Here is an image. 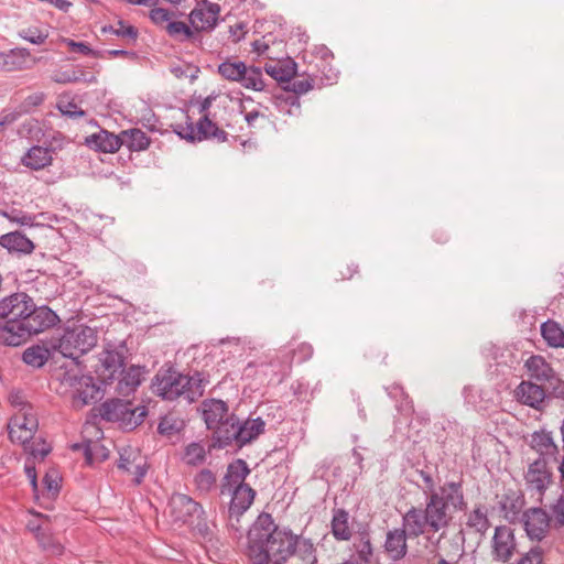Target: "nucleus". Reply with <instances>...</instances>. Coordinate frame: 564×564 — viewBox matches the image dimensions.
<instances>
[{"instance_id": "obj_1", "label": "nucleus", "mask_w": 564, "mask_h": 564, "mask_svg": "<svg viewBox=\"0 0 564 564\" xmlns=\"http://www.w3.org/2000/svg\"><path fill=\"white\" fill-rule=\"evenodd\" d=\"M247 556L252 564H284L290 557L299 564H315L314 544L308 539L280 528L272 516L262 512L248 531Z\"/></svg>"}, {"instance_id": "obj_2", "label": "nucleus", "mask_w": 564, "mask_h": 564, "mask_svg": "<svg viewBox=\"0 0 564 564\" xmlns=\"http://www.w3.org/2000/svg\"><path fill=\"white\" fill-rule=\"evenodd\" d=\"M415 473L422 479L417 487L424 495V506H412L405 512L408 521L422 535L445 531L452 524L455 513L467 508L463 481L451 480L437 485L431 471L416 469Z\"/></svg>"}, {"instance_id": "obj_3", "label": "nucleus", "mask_w": 564, "mask_h": 564, "mask_svg": "<svg viewBox=\"0 0 564 564\" xmlns=\"http://www.w3.org/2000/svg\"><path fill=\"white\" fill-rule=\"evenodd\" d=\"M97 332L85 325L67 327L63 334L51 338V347L64 357L77 360L97 344Z\"/></svg>"}, {"instance_id": "obj_4", "label": "nucleus", "mask_w": 564, "mask_h": 564, "mask_svg": "<svg viewBox=\"0 0 564 564\" xmlns=\"http://www.w3.org/2000/svg\"><path fill=\"white\" fill-rule=\"evenodd\" d=\"M21 326H17L18 336L4 338L7 346H20L25 343L32 335L44 332L54 326L58 321L56 313L46 305L36 306L32 301L30 311Z\"/></svg>"}, {"instance_id": "obj_5", "label": "nucleus", "mask_w": 564, "mask_h": 564, "mask_svg": "<svg viewBox=\"0 0 564 564\" xmlns=\"http://www.w3.org/2000/svg\"><path fill=\"white\" fill-rule=\"evenodd\" d=\"M218 74L228 82L239 83L242 87L256 91L267 89L263 73L260 67L250 65L238 59H226L217 68Z\"/></svg>"}, {"instance_id": "obj_6", "label": "nucleus", "mask_w": 564, "mask_h": 564, "mask_svg": "<svg viewBox=\"0 0 564 564\" xmlns=\"http://www.w3.org/2000/svg\"><path fill=\"white\" fill-rule=\"evenodd\" d=\"M32 301L33 299L24 292L13 293L0 300V319L6 321L0 330L7 334L6 338L18 336L17 326H21L22 319H25Z\"/></svg>"}, {"instance_id": "obj_7", "label": "nucleus", "mask_w": 564, "mask_h": 564, "mask_svg": "<svg viewBox=\"0 0 564 564\" xmlns=\"http://www.w3.org/2000/svg\"><path fill=\"white\" fill-rule=\"evenodd\" d=\"M100 416L109 422H121L128 430L139 426L148 414L144 405L132 406L130 401L111 399L104 402L99 409Z\"/></svg>"}, {"instance_id": "obj_8", "label": "nucleus", "mask_w": 564, "mask_h": 564, "mask_svg": "<svg viewBox=\"0 0 564 564\" xmlns=\"http://www.w3.org/2000/svg\"><path fill=\"white\" fill-rule=\"evenodd\" d=\"M170 512L175 522L194 525L203 534L208 531L206 522H203L202 506L187 495L174 494L170 499Z\"/></svg>"}, {"instance_id": "obj_9", "label": "nucleus", "mask_w": 564, "mask_h": 564, "mask_svg": "<svg viewBox=\"0 0 564 564\" xmlns=\"http://www.w3.org/2000/svg\"><path fill=\"white\" fill-rule=\"evenodd\" d=\"M189 380L172 367L160 369L152 381V390L164 400L173 401L180 397L186 399V386Z\"/></svg>"}, {"instance_id": "obj_10", "label": "nucleus", "mask_w": 564, "mask_h": 564, "mask_svg": "<svg viewBox=\"0 0 564 564\" xmlns=\"http://www.w3.org/2000/svg\"><path fill=\"white\" fill-rule=\"evenodd\" d=\"M408 514L402 516V528H393L386 533L383 550L387 556L394 561H401L408 554V539H417L422 535L420 531L413 530L412 523L408 521Z\"/></svg>"}, {"instance_id": "obj_11", "label": "nucleus", "mask_w": 564, "mask_h": 564, "mask_svg": "<svg viewBox=\"0 0 564 564\" xmlns=\"http://www.w3.org/2000/svg\"><path fill=\"white\" fill-rule=\"evenodd\" d=\"M175 132L185 140L188 141H202L206 139H215L218 142H225L228 139V133L220 129L215 123L209 115H204L197 121L196 124L193 122H186L185 124H178Z\"/></svg>"}, {"instance_id": "obj_12", "label": "nucleus", "mask_w": 564, "mask_h": 564, "mask_svg": "<svg viewBox=\"0 0 564 564\" xmlns=\"http://www.w3.org/2000/svg\"><path fill=\"white\" fill-rule=\"evenodd\" d=\"M517 551L514 531L508 525H498L491 539L494 561L508 563Z\"/></svg>"}, {"instance_id": "obj_13", "label": "nucleus", "mask_w": 564, "mask_h": 564, "mask_svg": "<svg viewBox=\"0 0 564 564\" xmlns=\"http://www.w3.org/2000/svg\"><path fill=\"white\" fill-rule=\"evenodd\" d=\"M97 375L104 384H110L118 375L123 373L126 357L116 349H105L100 355Z\"/></svg>"}, {"instance_id": "obj_14", "label": "nucleus", "mask_w": 564, "mask_h": 564, "mask_svg": "<svg viewBox=\"0 0 564 564\" xmlns=\"http://www.w3.org/2000/svg\"><path fill=\"white\" fill-rule=\"evenodd\" d=\"M118 468L133 476V482L139 485L147 474V460L138 449L124 447L119 452Z\"/></svg>"}, {"instance_id": "obj_15", "label": "nucleus", "mask_w": 564, "mask_h": 564, "mask_svg": "<svg viewBox=\"0 0 564 564\" xmlns=\"http://www.w3.org/2000/svg\"><path fill=\"white\" fill-rule=\"evenodd\" d=\"M220 7L217 3H205L203 7L195 8L189 13V22L195 33L212 31L218 20Z\"/></svg>"}, {"instance_id": "obj_16", "label": "nucleus", "mask_w": 564, "mask_h": 564, "mask_svg": "<svg viewBox=\"0 0 564 564\" xmlns=\"http://www.w3.org/2000/svg\"><path fill=\"white\" fill-rule=\"evenodd\" d=\"M551 477L546 458L539 457L529 465L524 479L530 490H535L542 495L551 482Z\"/></svg>"}, {"instance_id": "obj_17", "label": "nucleus", "mask_w": 564, "mask_h": 564, "mask_svg": "<svg viewBox=\"0 0 564 564\" xmlns=\"http://www.w3.org/2000/svg\"><path fill=\"white\" fill-rule=\"evenodd\" d=\"M514 398L521 404L535 410H541L546 399V392L542 386L523 380L514 390Z\"/></svg>"}, {"instance_id": "obj_18", "label": "nucleus", "mask_w": 564, "mask_h": 564, "mask_svg": "<svg viewBox=\"0 0 564 564\" xmlns=\"http://www.w3.org/2000/svg\"><path fill=\"white\" fill-rule=\"evenodd\" d=\"M239 419L231 414L223 423L216 426L213 431L212 447L224 448L235 442L238 445L239 435Z\"/></svg>"}, {"instance_id": "obj_19", "label": "nucleus", "mask_w": 564, "mask_h": 564, "mask_svg": "<svg viewBox=\"0 0 564 564\" xmlns=\"http://www.w3.org/2000/svg\"><path fill=\"white\" fill-rule=\"evenodd\" d=\"M39 58L33 57L31 52L24 47H15L4 52V59L2 63V70L4 72H20L31 69Z\"/></svg>"}, {"instance_id": "obj_20", "label": "nucleus", "mask_w": 564, "mask_h": 564, "mask_svg": "<svg viewBox=\"0 0 564 564\" xmlns=\"http://www.w3.org/2000/svg\"><path fill=\"white\" fill-rule=\"evenodd\" d=\"M550 527V518L541 508H531L524 512V528L531 539L542 540Z\"/></svg>"}, {"instance_id": "obj_21", "label": "nucleus", "mask_w": 564, "mask_h": 564, "mask_svg": "<svg viewBox=\"0 0 564 564\" xmlns=\"http://www.w3.org/2000/svg\"><path fill=\"white\" fill-rule=\"evenodd\" d=\"M231 501L229 505V519L230 521L236 518L239 521V517L242 516L252 505L256 496V491L249 486H236L232 488L231 492Z\"/></svg>"}, {"instance_id": "obj_22", "label": "nucleus", "mask_w": 564, "mask_h": 564, "mask_svg": "<svg viewBox=\"0 0 564 564\" xmlns=\"http://www.w3.org/2000/svg\"><path fill=\"white\" fill-rule=\"evenodd\" d=\"M85 143L89 149L104 153H115L123 144V140L120 135L111 133L107 130H100L97 133H93L85 139Z\"/></svg>"}, {"instance_id": "obj_23", "label": "nucleus", "mask_w": 564, "mask_h": 564, "mask_svg": "<svg viewBox=\"0 0 564 564\" xmlns=\"http://www.w3.org/2000/svg\"><path fill=\"white\" fill-rule=\"evenodd\" d=\"M250 469L243 459H236L227 467L225 477L221 480L220 494H230L236 486H243Z\"/></svg>"}, {"instance_id": "obj_24", "label": "nucleus", "mask_w": 564, "mask_h": 564, "mask_svg": "<svg viewBox=\"0 0 564 564\" xmlns=\"http://www.w3.org/2000/svg\"><path fill=\"white\" fill-rule=\"evenodd\" d=\"M228 411V405L223 400L209 399L202 403L203 419L210 431L231 415Z\"/></svg>"}, {"instance_id": "obj_25", "label": "nucleus", "mask_w": 564, "mask_h": 564, "mask_svg": "<svg viewBox=\"0 0 564 564\" xmlns=\"http://www.w3.org/2000/svg\"><path fill=\"white\" fill-rule=\"evenodd\" d=\"M53 150L41 145H33L21 158V164L32 171H40L53 162Z\"/></svg>"}, {"instance_id": "obj_26", "label": "nucleus", "mask_w": 564, "mask_h": 564, "mask_svg": "<svg viewBox=\"0 0 564 564\" xmlns=\"http://www.w3.org/2000/svg\"><path fill=\"white\" fill-rule=\"evenodd\" d=\"M0 246L10 253L31 254L35 245L21 231H12L0 236Z\"/></svg>"}, {"instance_id": "obj_27", "label": "nucleus", "mask_w": 564, "mask_h": 564, "mask_svg": "<svg viewBox=\"0 0 564 564\" xmlns=\"http://www.w3.org/2000/svg\"><path fill=\"white\" fill-rule=\"evenodd\" d=\"M530 378L536 381L547 382L554 379V370L540 355L531 356L524 364Z\"/></svg>"}, {"instance_id": "obj_28", "label": "nucleus", "mask_w": 564, "mask_h": 564, "mask_svg": "<svg viewBox=\"0 0 564 564\" xmlns=\"http://www.w3.org/2000/svg\"><path fill=\"white\" fill-rule=\"evenodd\" d=\"M118 383L116 391L118 394L128 397L132 394L141 383V367L130 366L128 369H123L122 375H118Z\"/></svg>"}, {"instance_id": "obj_29", "label": "nucleus", "mask_w": 564, "mask_h": 564, "mask_svg": "<svg viewBox=\"0 0 564 564\" xmlns=\"http://www.w3.org/2000/svg\"><path fill=\"white\" fill-rule=\"evenodd\" d=\"M491 523L488 518V509L485 505H477L467 514L466 527L478 533L480 536H485L489 530Z\"/></svg>"}, {"instance_id": "obj_30", "label": "nucleus", "mask_w": 564, "mask_h": 564, "mask_svg": "<svg viewBox=\"0 0 564 564\" xmlns=\"http://www.w3.org/2000/svg\"><path fill=\"white\" fill-rule=\"evenodd\" d=\"M265 73L279 83H290L296 74V64L291 58L265 64Z\"/></svg>"}, {"instance_id": "obj_31", "label": "nucleus", "mask_w": 564, "mask_h": 564, "mask_svg": "<svg viewBox=\"0 0 564 564\" xmlns=\"http://www.w3.org/2000/svg\"><path fill=\"white\" fill-rule=\"evenodd\" d=\"M332 533L338 541H348L352 536L349 525V513L345 509H335L330 522Z\"/></svg>"}, {"instance_id": "obj_32", "label": "nucleus", "mask_w": 564, "mask_h": 564, "mask_svg": "<svg viewBox=\"0 0 564 564\" xmlns=\"http://www.w3.org/2000/svg\"><path fill=\"white\" fill-rule=\"evenodd\" d=\"M532 448L540 453V457H553L556 460L558 447L550 432L540 431L532 434Z\"/></svg>"}, {"instance_id": "obj_33", "label": "nucleus", "mask_w": 564, "mask_h": 564, "mask_svg": "<svg viewBox=\"0 0 564 564\" xmlns=\"http://www.w3.org/2000/svg\"><path fill=\"white\" fill-rule=\"evenodd\" d=\"M52 352H54V350L51 347L50 339L47 346L33 345L26 348L22 354V360L29 366L41 368L51 358Z\"/></svg>"}, {"instance_id": "obj_34", "label": "nucleus", "mask_w": 564, "mask_h": 564, "mask_svg": "<svg viewBox=\"0 0 564 564\" xmlns=\"http://www.w3.org/2000/svg\"><path fill=\"white\" fill-rule=\"evenodd\" d=\"M264 426L265 423L261 417L247 420L243 423L239 422V427L237 432L239 435L238 445L242 446L256 440L260 434L263 433Z\"/></svg>"}, {"instance_id": "obj_35", "label": "nucleus", "mask_w": 564, "mask_h": 564, "mask_svg": "<svg viewBox=\"0 0 564 564\" xmlns=\"http://www.w3.org/2000/svg\"><path fill=\"white\" fill-rule=\"evenodd\" d=\"M352 549L357 555V557H355L356 561H358L361 564H371L373 547L368 531L358 532L352 543Z\"/></svg>"}, {"instance_id": "obj_36", "label": "nucleus", "mask_w": 564, "mask_h": 564, "mask_svg": "<svg viewBox=\"0 0 564 564\" xmlns=\"http://www.w3.org/2000/svg\"><path fill=\"white\" fill-rule=\"evenodd\" d=\"M541 335L550 347L564 348V329L553 321L547 319L541 325Z\"/></svg>"}, {"instance_id": "obj_37", "label": "nucleus", "mask_w": 564, "mask_h": 564, "mask_svg": "<svg viewBox=\"0 0 564 564\" xmlns=\"http://www.w3.org/2000/svg\"><path fill=\"white\" fill-rule=\"evenodd\" d=\"M212 448V444L206 449L202 442H192L184 447L182 459L188 466L203 465Z\"/></svg>"}, {"instance_id": "obj_38", "label": "nucleus", "mask_w": 564, "mask_h": 564, "mask_svg": "<svg viewBox=\"0 0 564 564\" xmlns=\"http://www.w3.org/2000/svg\"><path fill=\"white\" fill-rule=\"evenodd\" d=\"M78 384L77 397L84 404H89L100 398L99 388L94 383L93 377L83 376Z\"/></svg>"}, {"instance_id": "obj_39", "label": "nucleus", "mask_w": 564, "mask_h": 564, "mask_svg": "<svg viewBox=\"0 0 564 564\" xmlns=\"http://www.w3.org/2000/svg\"><path fill=\"white\" fill-rule=\"evenodd\" d=\"M523 505V497L512 490L505 494L500 501V507L501 510L505 512L506 518H516L521 512Z\"/></svg>"}, {"instance_id": "obj_40", "label": "nucleus", "mask_w": 564, "mask_h": 564, "mask_svg": "<svg viewBox=\"0 0 564 564\" xmlns=\"http://www.w3.org/2000/svg\"><path fill=\"white\" fill-rule=\"evenodd\" d=\"M121 138L123 144L126 143L133 151H142L150 145V138L140 129L122 131Z\"/></svg>"}, {"instance_id": "obj_41", "label": "nucleus", "mask_w": 564, "mask_h": 564, "mask_svg": "<svg viewBox=\"0 0 564 564\" xmlns=\"http://www.w3.org/2000/svg\"><path fill=\"white\" fill-rule=\"evenodd\" d=\"M88 74L83 69H68L59 72L54 75L53 80L58 84H69L77 82H85L88 84L96 83L97 78L94 75L87 76Z\"/></svg>"}, {"instance_id": "obj_42", "label": "nucleus", "mask_w": 564, "mask_h": 564, "mask_svg": "<svg viewBox=\"0 0 564 564\" xmlns=\"http://www.w3.org/2000/svg\"><path fill=\"white\" fill-rule=\"evenodd\" d=\"M186 379L189 380L186 386V400L193 402L203 395L204 388L208 381L205 376L198 371L194 372L192 376L186 375Z\"/></svg>"}, {"instance_id": "obj_43", "label": "nucleus", "mask_w": 564, "mask_h": 564, "mask_svg": "<svg viewBox=\"0 0 564 564\" xmlns=\"http://www.w3.org/2000/svg\"><path fill=\"white\" fill-rule=\"evenodd\" d=\"M117 25L118 26L104 25L101 28V32L104 34L105 33H111V34H115V35L123 37V39H129V40H131L133 42L137 41L138 35H139V32H138L137 28H134L133 25L126 24L123 20H119L117 22Z\"/></svg>"}, {"instance_id": "obj_44", "label": "nucleus", "mask_w": 564, "mask_h": 564, "mask_svg": "<svg viewBox=\"0 0 564 564\" xmlns=\"http://www.w3.org/2000/svg\"><path fill=\"white\" fill-rule=\"evenodd\" d=\"M216 475L207 468L202 469L194 477L196 489L202 494H207L216 488Z\"/></svg>"}, {"instance_id": "obj_45", "label": "nucleus", "mask_w": 564, "mask_h": 564, "mask_svg": "<svg viewBox=\"0 0 564 564\" xmlns=\"http://www.w3.org/2000/svg\"><path fill=\"white\" fill-rule=\"evenodd\" d=\"M166 31L170 36L181 42L195 39V32L182 21H170Z\"/></svg>"}, {"instance_id": "obj_46", "label": "nucleus", "mask_w": 564, "mask_h": 564, "mask_svg": "<svg viewBox=\"0 0 564 564\" xmlns=\"http://www.w3.org/2000/svg\"><path fill=\"white\" fill-rule=\"evenodd\" d=\"M10 423L13 424V426H19V429L24 430L28 434H32V437L34 436L39 422L34 414L32 413H18L15 414L11 420Z\"/></svg>"}, {"instance_id": "obj_47", "label": "nucleus", "mask_w": 564, "mask_h": 564, "mask_svg": "<svg viewBox=\"0 0 564 564\" xmlns=\"http://www.w3.org/2000/svg\"><path fill=\"white\" fill-rule=\"evenodd\" d=\"M109 457L108 449L98 442H90L86 446V464L93 465L96 462H104Z\"/></svg>"}, {"instance_id": "obj_48", "label": "nucleus", "mask_w": 564, "mask_h": 564, "mask_svg": "<svg viewBox=\"0 0 564 564\" xmlns=\"http://www.w3.org/2000/svg\"><path fill=\"white\" fill-rule=\"evenodd\" d=\"M183 422L173 415H165L158 425V432L164 436H172L181 431Z\"/></svg>"}, {"instance_id": "obj_49", "label": "nucleus", "mask_w": 564, "mask_h": 564, "mask_svg": "<svg viewBox=\"0 0 564 564\" xmlns=\"http://www.w3.org/2000/svg\"><path fill=\"white\" fill-rule=\"evenodd\" d=\"M18 35L32 44L40 45L46 41V39L48 37V32L43 31L36 26H29L20 30L18 32Z\"/></svg>"}, {"instance_id": "obj_50", "label": "nucleus", "mask_w": 564, "mask_h": 564, "mask_svg": "<svg viewBox=\"0 0 564 564\" xmlns=\"http://www.w3.org/2000/svg\"><path fill=\"white\" fill-rule=\"evenodd\" d=\"M44 99L45 95L43 93L32 94L28 96L12 112H18L20 118L21 116L31 112L33 109L42 105Z\"/></svg>"}, {"instance_id": "obj_51", "label": "nucleus", "mask_w": 564, "mask_h": 564, "mask_svg": "<svg viewBox=\"0 0 564 564\" xmlns=\"http://www.w3.org/2000/svg\"><path fill=\"white\" fill-rule=\"evenodd\" d=\"M3 217L9 219L12 223H17L21 226H30L32 227L34 225L35 216L26 214L19 209H11L10 212L2 210L0 212Z\"/></svg>"}, {"instance_id": "obj_52", "label": "nucleus", "mask_w": 564, "mask_h": 564, "mask_svg": "<svg viewBox=\"0 0 564 564\" xmlns=\"http://www.w3.org/2000/svg\"><path fill=\"white\" fill-rule=\"evenodd\" d=\"M315 86V78L308 76L307 78L303 79H295L292 83L290 82L286 87H284L285 90L292 91L295 95H302L307 93L308 90L313 89Z\"/></svg>"}, {"instance_id": "obj_53", "label": "nucleus", "mask_w": 564, "mask_h": 564, "mask_svg": "<svg viewBox=\"0 0 564 564\" xmlns=\"http://www.w3.org/2000/svg\"><path fill=\"white\" fill-rule=\"evenodd\" d=\"M313 356V347L307 343H301L292 350V360L302 364Z\"/></svg>"}, {"instance_id": "obj_54", "label": "nucleus", "mask_w": 564, "mask_h": 564, "mask_svg": "<svg viewBox=\"0 0 564 564\" xmlns=\"http://www.w3.org/2000/svg\"><path fill=\"white\" fill-rule=\"evenodd\" d=\"M8 430L9 438L13 443L25 445L29 441L33 438L32 434H28L26 432H24V430L19 429V426H13V424H11L10 422L8 424Z\"/></svg>"}, {"instance_id": "obj_55", "label": "nucleus", "mask_w": 564, "mask_h": 564, "mask_svg": "<svg viewBox=\"0 0 564 564\" xmlns=\"http://www.w3.org/2000/svg\"><path fill=\"white\" fill-rule=\"evenodd\" d=\"M39 542L42 549L50 552L52 555L58 556L63 554L64 546L53 538L43 535L39 539Z\"/></svg>"}, {"instance_id": "obj_56", "label": "nucleus", "mask_w": 564, "mask_h": 564, "mask_svg": "<svg viewBox=\"0 0 564 564\" xmlns=\"http://www.w3.org/2000/svg\"><path fill=\"white\" fill-rule=\"evenodd\" d=\"M67 45L70 48V51L83 54V55H90L94 57L101 56V53L99 51L93 50L87 43H84V42H75L73 40H68Z\"/></svg>"}, {"instance_id": "obj_57", "label": "nucleus", "mask_w": 564, "mask_h": 564, "mask_svg": "<svg viewBox=\"0 0 564 564\" xmlns=\"http://www.w3.org/2000/svg\"><path fill=\"white\" fill-rule=\"evenodd\" d=\"M543 556V550L539 546H535L532 547L528 553H525L518 562V564H542Z\"/></svg>"}, {"instance_id": "obj_58", "label": "nucleus", "mask_w": 564, "mask_h": 564, "mask_svg": "<svg viewBox=\"0 0 564 564\" xmlns=\"http://www.w3.org/2000/svg\"><path fill=\"white\" fill-rule=\"evenodd\" d=\"M58 110L69 118H79L86 115V112L73 101L59 104Z\"/></svg>"}, {"instance_id": "obj_59", "label": "nucleus", "mask_w": 564, "mask_h": 564, "mask_svg": "<svg viewBox=\"0 0 564 564\" xmlns=\"http://www.w3.org/2000/svg\"><path fill=\"white\" fill-rule=\"evenodd\" d=\"M358 273V265L355 263H341L338 267L336 280L344 281L350 280L355 274Z\"/></svg>"}, {"instance_id": "obj_60", "label": "nucleus", "mask_w": 564, "mask_h": 564, "mask_svg": "<svg viewBox=\"0 0 564 564\" xmlns=\"http://www.w3.org/2000/svg\"><path fill=\"white\" fill-rule=\"evenodd\" d=\"M43 485L52 496H55L59 490L58 475L56 471L46 473L43 478Z\"/></svg>"}, {"instance_id": "obj_61", "label": "nucleus", "mask_w": 564, "mask_h": 564, "mask_svg": "<svg viewBox=\"0 0 564 564\" xmlns=\"http://www.w3.org/2000/svg\"><path fill=\"white\" fill-rule=\"evenodd\" d=\"M330 63L332 62H328V64L316 65L321 73L323 74L327 85H332L333 83H335L338 77V70L334 68Z\"/></svg>"}, {"instance_id": "obj_62", "label": "nucleus", "mask_w": 564, "mask_h": 564, "mask_svg": "<svg viewBox=\"0 0 564 564\" xmlns=\"http://www.w3.org/2000/svg\"><path fill=\"white\" fill-rule=\"evenodd\" d=\"M170 18H171V14H170V11L167 9H163V8H154L150 11V19L155 23V24H163L165 22H170Z\"/></svg>"}, {"instance_id": "obj_63", "label": "nucleus", "mask_w": 564, "mask_h": 564, "mask_svg": "<svg viewBox=\"0 0 564 564\" xmlns=\"http://www.w3.org/2000/svg\"><path fill=\"white\" fill-rule=\"evenodd\" d=\"M551 387V394L555 398H560L564 400V381L560 378H556L554 375V379L547 381Z\"/></svg>"}, {"instance_id": "obj_64", "label": "nucleus", "mask_w": 564, "mask_h": 564, "mask_svg": "<svg viewBox=\"0 0 564 564\" xmlns=\"http://www.w3.org/2000/svg\"><path fill=\"white\" fill-rule=\"evenodd\" d=\"M315 57L319 58L321 64H328L334 59V54L327 46L321 45L315 48Z\"/></svg>"}]
</instances>
